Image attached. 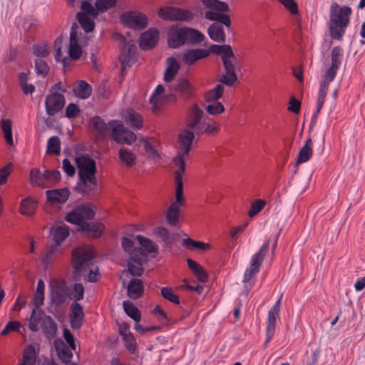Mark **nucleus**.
<instances>
[{"mask_svg":"<svg viewBox=\"0 0 365 365\" xmlns=\"http://www.w3.org/2000/svg\"><path fill=\"white\" fill-rule=\"evenodd\" d=\"M210 38L217 43H225L226 35L223 26L217 23H213L207 28Z\"/></svg>","mask_w":365,"mask_h":365,"instance_id":"a878e982","label":"nucleus"},{"mask_svg":"<svg viewBox=\"0 0 365 365\" xmlns=\"http://www.w3.org/2000/svg\"><path fill=\"white\" fill-rule=\"evenodd\" d=\"M84 287L81 283H76L73 286V297L75 302H78L83 299Z\"/></svg>","mask_w":365,"mask_h":365,"instance_id":"338daca9","label":"nucleus"},{"mask_svg":"<svg viewBox=\"0 0 365 365\" xmlns=\"http://www.w3.org/2000/svg\"><path fill=\"white\" fill-rule=\"evenodd\" d=\"M77 19L86 33L91 32L93 30L95 27L93 20L85 13L78 12L77 14Z\"/></svg>","mask_w":365,"mask_h":365,"instance_id":"a19ab883","label":"nucleus"},{"mask_svg":"<svg viewBox=\"0 0 365 365\" xmlns=\"http://www.w3.org/2000/svg\"><path fill=\"white\" fill-rule=\"evenodd\" d=\"M78 25L76 23H73L70 33L68 54L70 58L74 61L78 60L82 54V49L78 44Z\"/></svg>","mask_w":365,"mask_h":365,"instance_id":"f3484780","label":"nucleus"},{"mask_svg":"<svg viewBox=\"0 0 365 365\" xmlns=\"http://www.w3.org/2000/svg\"><path fill=\"white\" fill-rule=\"evenodd\" d=\"M73 95L80 99H87L92 93V87L83 80L78 81L73 87Z\"/></svg>","mask_w":365,"mask_h":365,"instance_id":"393cba45","label":"nucleus"},{"mask_svg":"<svg viewBox=\"0 0 365 365\" xmlns=\"http://www.w3.org/2000/svg\"><path fill=\"white\" fill-rule=\"evenodd\" d=\"M36 359V354L35 348L33 346H29L24 351L22 361L19 365H35Z\"/></svg>","mask_w":365,"mask_h":365,"instance_id":"c03bdc74","label":"nucleus"},{"mask_svg":"<svg viewBox=\"0 0 365 365\" xmlns=\"http://www.w3.org/2000/svg\"><path fill=\"white\" fill-rule=\"evenodd\" d=\"M21 324L18 321H9L5 326L4 329L1 331L2 336L6 335L10 331H19Z\"/></svg>","mask_w":365,"mask_h":365,"instance_id":"e2e57ef3","label":"nucleus"},{"mask_svg":"<svg viewBox=\"0 0 365 365\" xmlns=\"http://www.w3.org/2000/svg\"><path fill=\"white\" fill-rule=\"evenodd\" d=\"M69 289L66 283L57 284L51 290V303L56 307L63 304L68 299H70Z\"/></svg>","mask_w":365,"mask_h":365,"instance_id":"2eb2a0df","label":"nucleus"},{"mask_svg":"<svg viewBox=\"0 0 365 365\" xmlns=\"http://www.w3.org/2000/svg\"><path fill=\"white\" fill-rule=\"evenodd\" d=\"M123 307L125 314L135 322H139L141 319V313L138 308L130 301L125 300L123 302Z\"/></svg>","mask_w":365,"mask_h":365,"instance_id":"72a5a7b5","label":"nucleus"},{"mask_svg":"<svg viewBox=\"0 0 365 365\" xmlns=\"http://www.w3.org/2000/svg\"><path fill=\"white\" fill-rule=\"evenodd\" d=\"M41 324L42 332L48 339H53L58 334V325L54 319L49 315H46L42 309L36 311L33 309L29 319V328L31 331H38V324Z\"/></svg>","mask_w":365,"mask_h":365,"instance_id":"39448f33","label":"nucleus"},{"mask_svg":"<svg viewBox=\"0 0 365 365\" xmlns=\"http://www.w3.org/2000/svg\"><path fill=\"white\" fill-rule=\"evenodd\" d=\"M65 103L66 99L63 94L53 92L46 98L45 107L46 113L51 116L56 115L62 110Z\"/></svg>","mask_w":365,"mask_h":365,"instance_id":"f8f14e48","label":"nucleus"},{"mask_svg":"<svg viewBox=\"0 0 365 365\" xmlns=\"http://www.w3.org/2000/svg\"><path fill=\"white\" fill-rule=\"evenodd\" d=\"M96 212L88 204L76 205L71 212L67 213L65 220L69 223L78 225L81 223L92 220L95 218Z\"/></svg>","mask_w":365,"mask_h":365,"instance_id":"6e6552de","label":"nucleus"},{"mask_svg":"<svg viewBox=\"0 0 365 365\" xmlns=\"http://www.w3.org/2000/svg\"><path fill=\"white\" fill-rule=\"evenodd\" d=\"M222 61L225 67V74L222 75L218 79V81L227 86H232L237 81L236 73V63L237 61L222 58Z\"/></svg>","mask_w":365,"mask_h":365,"instance_id":"9b49d317","label":"nucleus"},{"mask_svg":"<svg viewBox=\"0 0 365 365\" xmlns=\"http://www.w3.org/2000/svg\"><path fill=\"white\" fill-rule=\"evenodd\" d=\"M136 240L144 247L145 252L146 251L148 253H157L158 252V245L153 242L151 240L140 235L136 236Z\"/></svg>","mask_w":365,"mask_h":365,"instance_id":"79ce46f5","label":"nucleus"},{"mask_svg":"<svg viewBox=\"0 0 365 365\" xmlns=\"http://www.w3.org/2000/svg\"><path fill=\"white\" fill-rule=\"evenodd\" d=\"M44 184L48 183L50 185H56L61 180V173L58 170H46L43 173ZM46 185H44V187Z\"/></svg>","mask_w":365,"mask_h":365,"instance_id":"37998d69","label":"nucleus"},{"mask_svg":"<svg viewBox=\"0 0 365 365\" xmlns=\"http://www.w3.org/2000/svg\"><path fill=\"white\" fill-rule=\"evenodd\" d=\"M224 91V86L222 84L216 85L212 89L205 93V101L207 103L219 102L218 100L222 96Z\"/></svg>","mask_w":365,"mask_h":365,"instance_id":"f704fd0d","label":"nucleus"},{"mask_svg":"<svg viewBox=\"0 0 365 365\" xmlns=\"http://www.w3.org/2000/svg\"><path fill=\"white\" fill-rule=\"evenodd\" d=\"M69 190L67 187L46 191L47 201L52 205L63 204L69 197Z\"/></svg>","mask_w":365,"mask_h":365,"instance_id":"6ab92c4d","label":"nucleus"},{"mask_svg":"<svg viewBox=\"0 0 365 365\" xmlns=\"http://www.w3.org/2000/svg\"><path fill=\"white\" fill-rule=\"evenodd\" d=\"M351 12V9L348 6L339 7L336 3L331 4L328 25L329 35L333 39L342 38L345 29L349 24Z\"/></svg>","mask_w":365,"mask_h":365,"instance_id":"20e7f679","label":"nucleus"},{"mask_svg":"<svg viewBox=\"0 0 365 365\" xmlns=\"http://www.w3.org/2000/svg\"><path fill=\"white\" fill-rule=\"evenodd\" d=\"M153 233L168 245H172L174 242V239L172 238L168 230L164 227H155L153 230Z\"/></svg>","mask_w":365,"mask_h":365,"instance_id":"49530a36","label":"nucleus"},{"mask_svg":"<svg viewBox=\"0 0 365 365\" xmlns=\"http://www.w3.org/2000/svg\"><path fill=\"white\" fill-rule=\"evenodd\" d=\"M80 112V108L76 104L71 103L66 108L65 116L68 118H74L79 115Z\"/></svg>","mask_w":365,"mask_h":365,"instance_id":"0e129e2a","label":"nucleus"},{"mask_svg":"<svg viewBox=\"0 0 365 365\" xmlns=\"http://www.w3.org/2000/svg\"><path fill=\"white\" fill-rule=\"evenodd\" d=\"M81 9L83 11V13H85L88 16H91L93 19H96L98 15L97 8L96 6L93 7L92 4L88 1H84L82 2Z\"/></svg>","mask_w":365,"mask_h":365,"instance_id":"bf43d9fd","label":"nucleus"},{"mask_svg":"<svg viewBox=\"0 0 365 365\" xmlns=\"http://www.w3.org/2000/svg\"><path fill=\"white\" fill-rule=\"evenodd\" d=\"M117 0H96L95 6L98 14L107 11L116 6Z\"/></svg>","mask_w":365,"mask_h":365,"instance_id":"8fccbe9b","label":"nucleus"},{"mask_svg":"<svg viewBox=\"0 0 365 365\" xmlns=\"http://www.w3.org/2000/svg\"><path fill=\"white\" fill-rule=\"evenodd\" d=\"M159 32L156 29L151 28L143 33L139 39V46L143 50H150L158 42Z\"/></svg>","mask_w":365,"mask_h":365,"instance_id":"a211bd4d","label":"nucleus"},{"mask_svg":"<svg viewBox=\"0 0 365 365\" xmlns=\"http://www.w3.org/2000/svg\"><path fill=\"white\" fill-rule=\"evenodd\" d=\"M202 117L203 111L197 105L192 106L190 114V121L187 124L188 128L196 131L202 122Z\"/></svg>","mask_w":365,"mask_h":365,"instance_id":"c756f323","label":"nucleus"},{"mask_svg":"<svg viewBox=\"0 0 365 365\" xmlns=\"http://www.w3.org/2000/svg\"><path fill=\"white\" fill-rule=\"evenodd\" d=\"M218 131V128L217 126L212 125L209 122L206 120V119L203 120L201 125L197 130L195 131L197 135L202 134L203 133H206L207 134H213Z\"/></svg>","mask_w":365,"mask_h":365,"instance_id":"5fc2aeb1","label":"nucleus"},{"mask_svg":"<svg viewBox=\"0 0 365 365\" xmlns=\"http://www.w3.org/2000/svg\"><path fill=\"white\" fill-rule=\"evenodd\" d=\"M96 255L93 249L88 245L78 247L72 252V265L76 281L82 277L88 282L94 283L99 279V269L93 264Z\"/></svg>","mask_w":365,"mask_h":365,"instance_id":"f257e3e1","label":"nucleus"},{"mask_svg":"<svg viewBox=\"0 0 365 365\" xmlns=\"http://www.w3.org/2000/svg\"><path fill=\"white\" fill-rule=\"evenodd\" d=\"M35 69L38 75L46 76L49 71V67L47 63L41 58H36L35 60Z\"/></svg>","mask_w":365,"mask_h":365,"instance_id":"6e6d98bb","label":"nucleus"},{"mask_svg":"<svg viewBox=\"0 0 365 365\" xmlns=\"http://www.w3.org/2000/svg\"><path fill=\"white\" fill-rule=\"evenodd\" d=\"M160 293L164 299L176 304H180L179 297L173 292L172 288L168 287H163Z\"/></svg>","mask_w":365,"mask_h":365,"instance_id":"864d4df0","label":"nucleus"},{"mask_svg":"<svg viewBox=\"0 0 365 365\" xmlns=\"http://www.w3.org/2000/svg\"><path fill=\"white\" fill-rule=\"evenodd\" d=\"M206 110L210 115H218L225 111V107L220 102L209 103L206 107Z\"/></svg>","mask_w":365,"mask_h":365,"instance_id":"13d9d810","label":"nucleus"},{"mask_svg":"<svg viewBox=\"0 0 365 365\" xmlns=\"http://www.w3.org/2000/svg\"><path fill=\"white\" fill-rule=\"evenodd\" d=\"M104 225L99 222L86 221L78 225V230L91 238L99 237L104 230Z\"/></svg>","mask_w":365,"mask_h":365,"instance_id":"dca6fc26","label":"nucleus"},{"mask_svg":"<svg viewBox=\"0 0 365 365\" xmlns=\"http://www.w3.org/2000/svg\"><path fill=\"white\" fill-rule=\"evenodd\" d=\"M266 205V202L264 200L257 199L255 200L251 205V209L250 210L248 215L250 217L255 216L258 214Z\"/></svg>","mask_w":365,"mask_h":365,"instance_id":"4d7b16f0","label":"nucleus"},{"mask_svg":"<svg viewBox=\"0 0 365 365\" xmlns=\"http://www.w3.org/2000/svg\"><path fill=\"white\" fill-rule=\"evenodd\" d=\"M279 2L292 14H298V6L294 0H279Z\"/></svg>","mask_w":365,"mask_h":365,"instance_id":"774afa93","label":"nucleus"},{"mask_svg":"<svg viewBox=\"0 0 365 365\" xmlns=\"http://www.w3.org/2000/svg\"><path fill=\"white\" fill-rule=\"evenodd\" d=\"M167 67L164 72L163 79L166 83L172 82L176 77L180 69V64L175 57H168L166 60Z\"/></svg>","mask_w":365,"mask_h":365,"instance_id":"b1692460","label":"nucleus"},{"mask_svg":"<svg viewBox=\"0 0 365 365\" xmlns=\"http://www.w3.org/2000/svg\"><path fill=\"white\" fill-rule=\"evenodd\" d=\"M30 182L33 185L44 187V176L39 169L33 168L30 171Z\"/></svg>","mask_w":365,"mask_h":365,"instance_id":"de8ad7c7","label":"nucleus"},{"mask_svg":"<svg viewBox=\"0 0 365 365\" xmlns=\"http://www.w3.org/2000/svg\"><path fill=\"white\" fill-rule=\"evenodd\" d=\"M117 36L121 43V51L119 56V61L122 65H124L128 63L130 59L134 56L137 48L132 41H128L123 35L118 34Z\"/></svg>","mask_w":365,"mask_h":365,"instance_id":"4468645a","label":"nucleus"},{"mask_svg":"<svg viewBox=\"0 0 365 365\" xmlns=\"http://www.w3.org/2000/svg\"><path fill=\"white\" fill-rule=\"evenodd\" d=\"M171 91L180 93L186 98L192 96L191 85L187 79L185 78H179L175 85H170Z\"/></svg>","mask_w":365,"mask_h":365,"instance_id":"cd10ccee","label":"nucleus"},{"mask_svg":"<svg viewBox=\"0 0 365 365\" xmlns=\"http://www.w3.org/2000/svg\"><path fill=\"white\" fill-rule=\"evenodd\" d=\"M180 211V207L177 206L175 203L170 204L166 214V220L170 225L173 226L178 225Z\"/></svg>","mask_w":365,"mask_h":365,"instance_id":"ea45409f","label":"nucleus"},{"mask_svg":"<svg viewBox=\"0 0 365 365\" xmlns=\"http://www.w3.org/2000/svg\"><path fill=\"white\" fill-rule=\"evenodd\" d=\"M270 240L268 239L260 247L259 250L252 257L251 259V267L247 268L244 274L243 282H248L257 273L259 272V268L267 253Z\"/></svg>","mask_w":365,"mask_h":365,"instance_id":"1a4fd4ad","label":"nucleus"},{"mask_svg":"<svg viewBox=\"0 0 365 365\" xmlns=\"http://www.w3.org/2000/svg\"><path fill=\"white\" fill-rule=\"evenodd\" d=\"M187 263L189 268L192 270L194 275L197 277V280L201 282H205L207 280V274L203 268L195 261L190 258L187 259Z\"/></svg>","mask_w":365,"mask_h":365,"instance_id":"473e14b6","label":"nucleus"},{"mask_svg":"<svg viewBox=\"0 0 365 365\" xmlns=\"http://www.w3.org/2000/svg\"><path fill=\"white\" fill-rule=\"evenodd\" d=\"M279 312L272 310H269L268 312L265 346L271 341L274 334L276 322L277 319L279 317Z\"/></svg>","mask_w":365,"mask_h":365,"instance_id":"bb28decb","label":"nucleus"},{"mask_svg":"<svg viewBox=\"0 0 365 365\" xmlns=\"http://www.w3.org/2000/svg\"><path fill=\"white\" fill-rule=\"evenodd\" d=\"M125 121L135 130H140L143 128L142 115L133 110H129L127 112L125 115Z\"/></svg>","mask_w":365,"mask_h":365,"instance_id":"c85d7f7f","label":"nucleus"},{"mask_svg":"<svg viewBox=\"0 0 365 365\" xmlns=\"http://www.w3.org/2000/svg\"><path fill=\"white\" fill-rule=\"evenodd\" d=\"M37 208V202L30 197L24 199L21 202L20 212L24 215H33Z\"/></svg>","mask_w":365,"mask_h":365,"instance_id":"e433bc0d","label":"nucleus"},{"mask_svg":"<svg viewBox=\"0 0 365 365\" xmlns=\"http://www.w3.org/2000/svg\"><path fill=\"white\" fill-rule=\"evenodd\" d=\"M130 259L138 265L143 264V258L146 257V253L141 247H135L129 252Z\"/></svg>","mask_w":365,"mask_h":365,"instance_id":"09e8293b","label":"nucleus"},{"mask_svg":"<svg viewBox=\"0 0 365 365\" xmlns=\"http://www.w3.org/2000/svg\"><path fill=\"white\" fill-rule=\"evenodd\" d=\"M144 292L143 282L140 279L133 278L127 286V294L132 299H138Z\"/></svg>","mask_w":365,"mask_h":365,"instance_id":"5701e85b","label":"nucleus"},{"mask_svg":"<svg viewBox=\"0 0 365 365\" xmlns=\"http://www.w3.org/2000/svg\"><path fill=\"white\" fill-rule=\"evenodd\" d=\"M195 134L193 131L190 130H184L179 134V143L181 153H178V155L174 158L173 162L177 166H179L182 172H185V163L184 156L188 155L192 143L194 140Z\"/></svg>","mask_w":365,"mask_h":365,"instance_id":"0eeeda50","label":"nucleus"},{"mask_svg":"<svg viewBox=\"0 0 365 365\" xmlns=\"http://www.w3.org/2000/svg\"><path fill=\"white\" fill-rule=\"evenodd\" d=\"M63 41V37L61 36H58L54 42V48L56 49V54H55V58L56 61L59 62L62 61L63 66L65 68L67 64V61H69V58L68 57H63L62 58L61 54V43Z\"/></svg>","mask_w":365,"mask_h":365,"instance_id":"3c124183","label":"nucleus"},{"mask_svg":"<svg viewBox=\"0 0 365 365\" xmlns=\"http://www.w3.org/2000/svg\"><path fill=\"white\" fill-rule=\"evenodd\" d=\"M71 318H79V319H84L83 308L78 302H73L72 303Z\"/></svg>","mask_w":365,"mask_h":365,"instance_id":"680f3d73","label":"nucleus"},{"mask_svg":"<svg viewBox=\"0 0 365 365\" xmlns=\"http://www.w3.org/2000/svg\"><path fill=\"white\" fill-rule=\"evenodd\" d=\"M32 50L33 53L38 57H46L50 53L46 44H34Z\"/></svg>","mask_w":365,"mask_h":365,"instance_id":"69168bd1","label":"nucleus"},{"mask_svg":"<svg viewBox=\"0 0 365 365\" xmlns=\"http://www.w3.org/2000/svg\"><path fill=\"white\" fill-rule=\"evenodd\" d=\"M312 140L311 138H308L304 145L299 150V153L296 162V166L300 163L308 161L312 155Z\"/></svg>","mask_w":365,"mask_h":365,"instance_id":"2f4dec72","label":"nucleus"},{"mask_svg":"<svg viewBox=\"0 0 365 365\" xmlns=\"http://www.w3.org/2000/svg\"><path fill=\"white\" fill-rule=\"evenodd\" d=\"M123 341L125 342V346L128 351L130 354H135L136 352V341L133 334H129L126 336L124 337Z\"/></svg>","mask_w":365,"mask_h":365,"instance_id":"052dcab7","label":"nucleus"},{"mask_svg":"<svg viewBox=\"0 0 365 365\" xmlns=\"http://www.w3.org/2000/svg\"><path fill=\"white\" fill-rule=\"evenodd\" d=\"M119 158L126 164L128 167H133L135 163L136 157L133 152L127 148H121L119 150Z\"/></svg>","mask_w":365,"mask_h":365,"instance_id":"a18cd8bd","label":"nucleus"},{"mask_svg":"<svg viewBox=\"0 0 365 365\" xmlns=\"http://www.w3.org/2000/svg\"><path fill=\"white\" fill-rule=\"evenodd\" d=\"M344 59V50L336 46L332 48L331 51V66L326 71V78L329 81H334L337 71Z\"/></svg>","mask_w":365,"mask_h":365,"instance_id":"ddd939ff","label":"nucleus"},{"mask_svg":"<svg viewBox=\"0 0 365 365\" xmlns=\"http://www.w3.org/2000/svg\"><path fill=\"white\" fill-rule=\"evenodd\" d=\"M184 34L183 41H185V44L190 46L198 45L202 42L205 38L202 33L191 27L185 26Z\"/></svg>","mask_w":365,"mask_h":365,"instance_id":"4be33fe9","label":"nucleus"},{"mask_svg":"<svg viewBox=\"0 0 365 365\" xmlns=\"http://www.w3.org/2000/svg\"><path fill=\"white\" fill-rule=\"evenodd\" d=\"M71 349L63 341H61L60 344H56V350L59 359L66 365L70 364L71 359L73 357Z\"/></svg>","mask_w":365,"mask_h":365,"instance_id":"7c9ffc66","label":"nucleus"},{"mask_svg":"<svg viewBox=\"0 0 365 365\" xmlns=\"http://www.w3.org/2000/svg\"><path fill=\"white\" fill-rule=\"evenodd\" d=\"M184 27L175 28L171 27L168 34V43L169 47L172 48H178L185 45L184 38Z\"/></svg>","mask_w":365,"mask_h":365,"instance_id":"aec40b11","label":"nucleus"},{"mask_svg":"<svg viewBox=\"0 0 365 365\" xmlns=\"http://www.w3.org/2000/svg\"><path fill=\"white\" fill-rule=\"evenodd\" d=\"M202 5L209 9L215 10L221 12H227L229 11L228 4L220 0H201Z\"/></svg>","mask_w":365,"mask_h":365,"instance_id":"c9c22d12","label":"nucleus"},{"mask_svg":"<svg viewBox=\"0 0 365 365\" xmlns=\"http://www.w3.org/2000/svg\"><path fill=\"white\" fill-rule=\"evenodd\" d=\"M69 229L66 225H59L53 229V238L56 245H61L68 236Z\"/></svg>","mask_w":365,"mask_h":365,"instance_id":"58836bf2","label":"nucleus"},{"mask_svg":"<svg viewBox=\"0 0 365 365\" xmlns=\"http://www.w3.org/2000/svg\"><path fill=\"white\" fill-rule=\"evenodd\" d=\"M61 151V141L58 136L51 137L47 142V153L59 154Z\"/></svg>","mask_w":365,"mask_h":365,"instance_id":"603ef678","label":"nucleus"},{"mask_svg":"<svg viewBox=\"0 0 365 365\" xmlns=\"http://www.w3.org/2000/svg\"><path fill=\"white\" fill-rule=\"evenodd\" d=\"M89 123L101 137H106L110 133L112 139L118 144L131 145L136 140V135L120 122L112 120L106 123L100 116L95 115Z\"/></svg>","mask_w":365,"mask_h":365,"instance_id":"7ed1b4c3","label":"nucleus"},{"mask_svg":"<svg viewBox=\"0 0 365 365\" xmlns=\"http://www.w3.org/2000/svg\"><path fill=\"white\" fill-rule=\"evenodd\" d=\"M1 128L3 130L4 138L9 145H14L12 134V122L10 119L2 118L1 120Z\"/></svg>","mask_w":365,"mask_h":365,"instance_id":"4c0bfd02","label":"nucleus"},{"mask_svg":"<svg viewBox=\"0 0 365 365\" xmlns=\"http://www.w3.org/2000/svg\"><path fill=\"white\" fill-rule=\"evenodd\" d=\"M75 163L78 168V181L75 190L83 195H95L98 193V185L96 174V161L88 155L76 157Z\"/></svg>","mask_w":365,"mask_h":365,"instance_id":"f03ea898","label":"nucleus"},{"mask_svg":"<svg viewBox=\"0 0 365 365\" xmlns=\"http://www.w3.org/2000/svg\"><path fill=\"white\" fill-rule=\"evenodd\" d=\"M208 57V52L203 48H193L185 52L182 61L186 65L191 66L197 61Z\"/></svg>","mask_w":365,"mask_h":365,"instance_id":"412c9836","label":"nucleus"},{"mask_svg":"<svg viewBox=\"0 0 365 365\" xmlns=\"http://www.w3.org/2000/svg\"><path fill=\"white\" fill-rule=\"evenodd\" d=\"M121 23L128 28L134 30H143L148 25V20L145 15L134 11L124 12L120 16Z\"/></svg>","mask_w":365,"mask_h":365,"instance_id":"9d476101","label":"nucleus"},{"mask_svg":"<svg viewBox=\"0 0 365 365\" xmlns=\"http://www.w3.org/2000/svg\"><path fill=\"white\" fill-rule=\"evenodd\" d=\"M158 16L165 21L189 23L195 18L192 11L175 6H163L158 10Z\"/></svg>","mask_w":365,"mask_h":365,"instance_id":"423d86ee","label":"nucleus"}]
</instances>
